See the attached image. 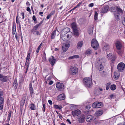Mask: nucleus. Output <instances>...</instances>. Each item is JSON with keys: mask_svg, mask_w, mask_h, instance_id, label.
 Returning a JSON list of instances; mask_svg holds the SVG:
<instances>
[{"mask_svg": "<svg viewBox=\"0 0 125 125\" xmlns=\"http://www.w3.org/2000/svg\"><path fill=\"white\" fill-rule=\"evenodd\" d=\"M15 37L17 40L19 42V38L18 37V35L17 33H16L15 35Z\"/></svg>", "mask_w": 125, "mask_h": 125, "instance_id": "nucleus-50", "label": "nucleus"}, {"mask_svg": "<svg viewBox=\"0 0 125 125\" xmlns=\"http://www.w3.org/2000/svg\"><path fill=\"white\" fill-rule=\"evenodd\" d=\"M72 113L73 116L75 117L81 114V112L79 110L77 109L72 111Z\"/></svg>", "mask_w": 125, "mask_h": 125, "instance_id": "nucleus-10", "label": "nucleus"}, {"mask_svg": "<svg viewBox=\"0 0 125 125\" xmlns=\"http://www.w3.org/2000/svg\"><path fill=\"white\" fill-rule=\"evenodd\" d=\"M4 98L2 97H0V104H2L4 103Z\"/></svg>", "mask_w": 125, "mask_h": 125, "instance_id": "nucleus-43", "label": "nucleus"}, {"mask_svg": "<svg viewBox=\"0 0 125 125\" xmlns=\"http://www.w3.org/2000/svg\"><path fill=\"white\" fill-rule=\"evenodd\" d=\"M122 22L123 24L125 26V15H124L122 17Z\"/></svg>", "mask_w": 125, "mask_h": 125, "instance_id": "nucleus-36", "label": "nucleus"}, {"mask_svg": "<svg viewBox=\"0 0 125 125\" xmlns=\"http://www.w3.org/2000/svg\"><path fill=\"white\" fill-rule=\"evenodd\" d=\"M85 118L87 122H90L93 120V116L92 115H90L87 116Z\"/></svg>", "mask_w": 125, "mask_h": 125, "instance_id": "nucleus-21", "label": "nucleus"}, {"mask_svg": "<svg viewBox=\"0 0 125 125\" xmlns=\"http://www.w3.org/2000/svg\"><path fill=\"white\" fill-rule=\"evenodd\" d=\"M82 3V2H80L78 3V4L77 5L76 7L77 8H78L79 6Z\"/></svg>", "mask_w": 125, "mask_h": 125, "instance_id": "nucleus-55", "label": "nucleus"}, {"mask_svg": "<svg viewBox=\"0 0 125 125\" xmlns=\"http://www.w3.org/2000/svg\"><path fill=\"white\" fill-rule=\"evenodd\" d=\"M54 107L56 109L60 110H61L62 108L61 106H59L57 105H55L54 106Z\"/></svg>", "mask_w": 125, "mask_h": 125, "instance_id": "nucleus-34", "label": "nucleus"}, {"mask_svg": "<svg viewBox=\"0 0 125 125\" xmlns=\"http://www.w3.org/2000/svg\"><path fill=\"white\" fill-rule=\"evenodd\" d=\"M27 10L30 12H31V10L29 7H28L27 8Z\"/></svg>", "mask_w": 125, "mask_h": 125, "instance_id": "nucleus-57", "label": "nucleus"}, {"mask_svg": "<svg viewBox=\"0 0 125 125\" xmlns=\"http://www.w3.org/2000/svg\"><path fill=\"white\" fill-rule=\"evenodd\" d=\"M109 49V44L106 43H105L103 47L104 50L106 51L108 50Z\"/></svg>", "mask_w": 125, "mask_h": 125, "instance_id": "nucleus-24", "label": "nucleus"}, {"mask_svg": "<svg viewBox=\"0 0 125 125\" xmlns=\"http://www.w3.org/2000/svg\"><path fill=\"white\" fill-rule=\"evenodd\" d=\"M109 10V7L108 5H106L102 8L101 12L104 13L107 12Z\"/></svg>", "mask_w": 125, "mask_h": 125, "instance_id": "nucleus-12", "label": "nucleus"}, {"mask_svg": "<svg viewBox=\"0 0 125 125\" xmlns=\"http://www.w3.org/2000/svg\"><path fill=\"white\" fill-rule=\"evenodd\" d=\"M71 26L73 30L77 29V25L75 22L72 23L71 24Z\"/></svg>", "mask_w": 125, "mask_h": 125, "instance_id": "nucleus-26", "label": "nucleus"}, {"mask_svg": "<svg viewBox=\"0 0 125 125\" xmlns=\"http://www.w3.org/2000/svg\"><path fill=\"white\" fill-rule=\"evenodd\" d=\"M35 104L33 103H32L30 104V109L32 110H35Z\"/></svg>", "mask_w": 125, "mask_h": 125, "instance_id": "nucleus-32", "label": "nucleus"}, {"mask_svg": "<svg viewBox=\"0 0 125 125\" xmlns=\"http://www.w3.org/2000/svg\"><path fill=\"white\" fill-rule=\"evenodd\" d=\"M79 57V56L78 55H75L71 56L69 58V59H71L74 58H78Z\"/></svg>", "mask_w": 125, "mask_h": 125, "instance_id": "nucleus-30", "label": "nucleus"}, {"mask_svg": "<svg viewBox=\"0 0 125 125\" xmlns=\"http://www.w3.org/2000/svg\"><path fill=\"white\" fill-rule=\"evenodd\" d=\"M38 28V27H37L36 25L34 26L33 28L31 30V32H33V33H34L37 30Z\"/></svg>", "mask_w": 125, "mask_h": 125, "instance_id": "nucleus-31", "label": "nucleus"}, {"mask_svg": "<svg viewBox=\"0 0 125 125\" xmlns=\"http://www.w3.org/2000/svg\"><path fill=\"white\" fill-rule=\"evenodd\" d=\"M103 113V111L102 110H99L97 111L95 114V116H99L102 115Z\"/></svg>", "mask_w": 125, "mask_h": 125, "instance_id": "nucleus-25", "label": "nucleus"}, {"mask_svg": "<svg viewBox=\"0 0 125 125\" xmlns=\"http://www.w3.org/2000/svg\"><path fill=\"white\" fill-rule=\"evenodd\" d=\"M42 61L43 62L46 61V58L45 56H43L42 58Z\"/></svg>", "mask_w": 125, "mask_h": 125, "instance_id": "nucleus-49", "label": "nucleus"}, {"mask_svg": "<svg viewBox=\"0 0 125 125\" xmlns=\"http://www.w3.org/2000/svg\"><path fill=\"white\" fill-rule=\"evenodd\" d=\"M29 65H25L24 68H25L26 70V71L25 72V74H26L27 72V71H28V68L29 66Z\"/></svg>", "mask_w": 125, "mask_h": 125, "instance_id": "nucleus-40", "label": "nucleus"}, {"mask_svg": "<svg viewBox=\"0 0 125 125\" xmlns=\"http://www.w3.org/2000/svg\"><path fill=\"white\" fill-rule=\"evenodd\" d=\"M7 76H2L0 74V80L3 82H6L7 81Z\"/></svg>", "mask_w": 125, "mask_h": 125, "instance_id": "nucleus-20", "label": "nucleus"}, {"mask_svg": "<svg viewBox=\"0 0 125 125\" xmlns=\"http://www.w3.org/2000/svg\"><path fill=\"white\" fill-rule=\"evenodd\" d=\"M117 125H125L123 123H121L118 124Z\"/></svg>", "mask_w": 125, "mask_h": 125, "instance_id": "nucleus-64", "label": "nucleus"}, {"mask_svg": "<svg viewBox=\"0 0 125 125\" xmlns=\"http://www.w3.org/2000/svg\"><path fill=\"white\" fill-rule=\"evenodd\" d=\"M42 22L43 21H41L39 24H37L36 25L38 27L42 23Z\"/></svg>", "mask_w": 125, "mask_h": 125, "instance_id": "nucleus-53", "label": "nucleus"}, {"mask_svg": "<svg viewBox=\"0 0 125 125\" xmlns=\"http://www.w3.org/2000/svg\"><path fill=\"white\" fill-rule=\"evenodd\" d=\"M3 92L2 91L0 90V97L2 96L3 94Z\"/></svg>", "mask_w": 125, "mask_h": 125, "instance_id": "nucleus-52", "label": "nucleus"}, {"mask_svg": "<svg viewBox=\"0 0 125 125\" xmlns=\"http://www.w3.org/2000/svg\"><path fill=\"white\" fill-rule=\"evenodd\" d=\"M119 77V75L118 73H115L114 77L115 79L116 80L118 79Z\"/></svg>", "mask_w": 125, "mask_h": 125, "instance_id": "nucleus-33", "label": "nucleus"}, {"mask_svg": "<svg viewBox=\"0 0 125 125\" xmlns=\"http://www.w3.org/2000/svg\"><path fill=\"white\" fill-rule=\"evenodd\" d=\"M42 43H41L40 44V45L38 47V48H37L40 49L41 47V46L42 45Z\"/></svg>", "mask_w": 125, "mask_h": 125, "instance_id": "nucleus-62", "label": "nucleus"}, {"mask_svg": "<svg viewBox=\"0 0 125 125\" xmlns=\"http://www.w3.org/2000/svg\"><path fill=\"white\" fill-rule=\"evenodd\" d=\"M16 31V26L14 27L13 25L12 27V33L13 35H14L15 34Z\"/></svg>", "mask_w": 125, "mask_h": 125, "instance_id": "nucleus-37", "label": "nucleus"}, {"mask_svg": "<svg viewBox=\"0 0 125 125\" xmlns=\"http://www.w3.org/2000/svg\"><path fill=\"white\" fill-rule=\"evenodd\" d=\"M111 83L110 82H109L107 83L106 85V90H108L109 89Z\"/></svg>", "mask_w": 125, "mask_h": 125, "instance_id": "nucleus-39", "label": "nucleus"}, {"mask_svg": "<svg viewBox=\"0 0 125 125\" xmlns=\"http://www.w3.org/2000/svg\"><path fill=\"white\" fill-rule=\"evenodd\" d=\"M110 88L112 90H114L116 88V86L115 84H112Z\"/></svg>", "mask_w": 125, "mask_h": 125, "instance_id": "nucleus-35", "label": "nucleus"}, {"mask_svg": "<svg viewBox=\"0 0 125 125\" xmlns=\"http://www.w3.org/2000/svg\"><path fill=\"white\" fill-rule=\"evenodd\" d=\"M56 30H54L51 34V38L54 39L56 35Z\"/></svg>", "mask_w": 125, "mask_h": 125, "instance_id": "nucleus-29", "label": "nucleus"}, {"mask_svg": "<svg viewBox=\"0 0 125 125\" xmlns=\"http://www.w3.org/2000/svg\"><path fill=\"white\" fill-rule=\"evenodd\" d=\"M72 33L71 32H69L68 34L67 33L65 34L62 37V39L63 41H66L68 40L71 37Z\"/></svg>", "mask_w": 125, "mask_h": 125, "instance_id": "nucleus-6", "label": "nucleus"}, {"mask_svg": "<svg viewBox=\"0 0 125 125\" xmlns=\"http://www.w3.org/2000/svg\"><path fill=\"white\" fill-rule=\"evenodd\" d=\"M53 83V82L52 81H50L49 82V84L50 85H51Z\"/></svg>", "mask_w": 125, "mask_h": 125, "instance_id": "nucleus-60", "label": "nucleus"}, {"mask_svg": "<svg viewBox=\"0 0 125 125\" xmlns=\"http://www.w3.org/2000/svg\"><path fill=\"white\" fill-rule=\"evenodd\" d=\"M116 46L117 49L118 50H120L122 47V45L120 42L119 41H117L116 43Z\"/></svg>", "mask_w": 125, "mask_h": 125, "instance_id": "nucleus-18", "label": "nucleus"}, {"mask_svg": "<svg viewBox=\"0 0 125 125\" xmlns=\"http://www.w3.org/2000/svg\"><path fill=\"white\" fill-rule=\"evenodd\" d=\"M48 102L50 105H52V102L51 100H49L48 101Z\"/></svg>", "mask_w": 125, "mask_h": 125, "instance_id": "nucleus-56", "label": "nucleus"}, {"mask_svg": "<svg viewBox=\"0 0 125 125\" xmlns=\"http://www.w3.org/2000/svg\"><path fill=\"white\" fill-rule=\"evenodd\" d=\"M65 96L64 94H60L57 97V99L59 101L64 100L65 99Z\"/></svg>", "mask_w": 125, "mask_h": 125, "instance_id": "nucleus-15", "label": "nucleus"}, {"mask_svg": "<svg viewBox=\"0 0 125 125\" xmlns=\"http://www.w3.org/2000/svg\"><path fill=\"white\" fill-rule=\"evenodd\" d=\"M30 53H28L27 57H26V61L25 65H29L30 63L29 62V59L30 58Z\"/></svg>", "mask_w": 125, "mask_h": 125, "instance_id": "nucleus-19", "label": "nucleus"}, {"mask_svg": "<svg viewBox=\"0 0 125 125\" xmlns=\"http://www.w3.org/2000/svg\"><path fill=\"white\" fill-rule=\"evenodd\" d=\"M93 32V29H92V28L91 29V32H90L89 31L88 32L90 34L92 35V34Z\"/></svg>", "mask_w": 125, "mask_h": 125, "instance_id": "nucleus-63", "label": "nucleus"}, {"mask_svg": "<svg viewBox=\"0 0 125 125\" xmlns=\"http://www.w3.org/2000/svg\"><path fill=\"white\" fill-rule=\"evenodd\" d=\"M73 34L75 37H77L79 35V33L78 29L73 30Z\"/></svg>", "mask_w": 125, "mask_h": 125, "instance_id": "nucleus-27", "label": "nucleus"}, {"mask_svg": "<svg viewBox=\"0 0 125 125\" xmlns=\"http://www.w3.org/2000/svg\"><path fill=\"white\" fill-rule=\"evenodd\" d=\"M26 4V5L28 6H29L30 5V4L29 2L28 1H27Z\"/></svg>", "mask_w": 125, "mask_h": 125, "instance_id": "nucleus-59", "label": "nucleus"}, {"mask_svg": "<svg viewBox=\"0 0 125 125\" xmlns=\"http://www.w3.org/2000/svg\"><path fill=\"white\" fill-rule=\"evenodd\" d=\"M70 44L69 43H67L65 44V46H64L66 48V49H68L69 47L70 46Z\"/></svg>", "mask_w": 125, "mask_h": 125, "instance_id": "nucleus-46", "label": "nucleus"}, {"mask_svg": "<svg viewBox=\"0 0 125 125\" xmlns=\"http://www.w3.org/2000/svg\"><path fill=\"white\" fill-rule=\"evenodd\" d=\"M3 108V105L0 104V110H2Z\"/></svg>", "mask_w": 125, "mask_h": 125, "instance_id": "nucleus-58", "label": "nucleus"}, {"mask_svg": "<svg viewBox=\"0 0 125 125\" xmlns=\"http://www.w3.org/2000/svg\"><path fill=\"white\" fill-rule=\"evenodd\" d=\"M125 68V64L123 62H120L118 65L117 69L119 71L122 72L124 70Z\"/></svg>", "mask_w": 125, "mask_h": 125, "instance_id": "nucleus-7", "label": "nucleus"}, {"mask_svg": "<svg viewBox=\"0 0 125 125\" xmlns=\"http://www.w3.org/2000/svg\"><path fill=\"white\" fill-rule=\"evenodd\" d=\"M49 61L52 66H53L54 65L56 59H55L53 56H52L49 58Z\"/></svg>", "mask_w": 125, "mask_h": 125, "instance_id": "nucleus-13", "label": "nucleus"}, {"mask_svg": "<svg viewBox=\"0 0 125 125\" xmlns=\"http://www.w3.org/2000/svg\"><path fill=\"white\" fill-rule=\"evenodd\" d=\"M91 46L94 49L97 50L98 48L99 44L96 39H93L92 40Z\"/></svg>", "mask_w": 125, "mask_h": 125, "instance_id": "nucleus-4", "label": "nucleus"}, {"mask_svg": "<svg viewBox=\"0 0 125 125\" xmlns=\"http://www.w3.org/2000/svg\"><path fill=\"white\" fill-rule=\"evenodd\" d=\"M64 31L65 32V33H67V34H68L69 32H70V29L69 28H66L64 29Z\"/></svg>", "mask_w": 125, "mask_h": 125, "instance_id": "nucleus-38", "label": "nucleus"}, {"mask_svg": "<svg viewBox=\"0 0 125 125\" xmlns=\"http://www.w3.org/2000/svg\"><path fill=\"white\" fill-rule=\"evenodd\" d=\"M70 71L72 74L74 75L78 72V69L76 67L71 66L70 67Z\"/></svg>", "mask_w": 125, "mask_h": 125, "instance_id": "nucleus-8", "label": "nucleus"}, {"mask_svg": "<svg viewBox=\"0 0 125 125\" xmlns=\"http://www.w3.org/2000/svg\"><path fill=\"white\" fill-rule=\"evenodd\" d=\"M16 23L18 24L19 23V19L18 18V16L17 14V16L16 18Z\"/></svg>", "mask_w": 125, "mask_h": 125, "instance_id": "nucleus-48", "label": "nucleus"}, {"mask_svg": "<svg viewBox=\"0 0 125 125\" xmlns=\"http://www.w3.org/2000/svg\"><path fill=\"white\" fill-rule=\"evenodd\" d=\"M113 12L115 19L118 21L120 20V16L123 12L122 10L118 7H116L115 10H113Z\"/></svg>", "mask_w": 125, "mask_h": 125, "instance_id": "nucleus-1", "label": "nucleus"}, {"mask_svg": "<svg viewBox=\"0 0 125 125\" xmlns=\"http://www.w3.org/2000/svg\"><path fill=\"white\" fill-rule=\"evenodd\" d=\"M66 48L64 46L62 47V48L64 52H66L68 49H66Z\"/></svg>", "mask_w": 125, "mask_h": 125, "instance_id": "nucleus-45", "label": "nucleus"}, {"mask_svg": "<svg viewBox=\"0 0 125 125\" xmlns=\"http://www.w3.org/2000/svg\"><path fill=\"white\" fill-rule=\"evenodd\" d=\"M93 53L92 50L90 49L87 50L85 51V55H91Z\"/></svg>", "mask_w": 125, "mask_h": 125, "instance_id": "nucleus-22", "label": "nucleus"}, {"mask_svg": "<svg viewBox=\"0 0 125 125\" xmlns=\"http://www.w3.org/2000/svg\"><path fill=\"white\" fill-rule=\"evenodd\" d=\"M18 85L17 81L16 79H15L13 84L12 87L16 89H17Z\"/></svg>", "mask_w": 125, "mask_h": 125, "instance_id": "nucleus-23", "label": "nucleus"}, {"mask_svg": "<svg viewBox=\"0 0 125 125\" xmlns=\"http://www.w3.org/2000/svg\"><path fill=\"white\" fill-rule=\"evenodd\" d=\"M32 20L34 21L36 20V17L35 15H33L32 17Z\"/></svg>", "mask_w": 125, "mask_h": 125, "instance_id": "nucleus-54", "label": "nucleus"}, {"mask_svg": "<svg viewBox=\"0 0 125 125\" xmlns=\"http://www.w3.org/2000/svg\"><path fill=\"white\" fill-rule=\"evenodd\" d=\"M98 13L96 11H95L94 17V19L95 20H97V16Z\"/></svg>", "mask_w": 125, "mask_h": 125, "instance_id": "nucleus-42", "label": "nucleus"}, {"mask_svg": "<svg viewBox=\"0 0 125 125\" xmlns=\"http://www.w3.org/2000/svg\"><path fill=\"white\" fill-rule=\"evenodd\" d=\"M103 105L102 103L99 102H96L93 103L92 106L93 107L95 108H99L102 107Z\"/></svg>", "mask_w": 125, "mask_h": 125, "instance_id": "nucleus-9", "label": "nucleus"}, {"mask_svg": "<svg viewBox=\"0 0 125 125\" xmlns=\"http://www.w3.org/2000/svg\"><path fill=\"white\" fill-rule=\"evenodd\" d=\"M94 4L93 3H91L88 5V6L89 7H92L94 6Z\"/></svg>", "mask_w": 125, "mask_h": 125, "instance_id": "nucleus-51", "label": "nucleus"}, {"mask_svg": "<svg viewBox=\"0 0 125 125\" xmlns=\"http://www.w3.org/2000/svg\"><path fill=\"white\" fill-rule=\"evenodd\" d=\"M29 90L30 95L31 97L33 98L34 96V92L33 90L32 85L31 83H30L29 85Z\"/></svg>", "mask_w": 125, "mask_h": 125, "instance_id": "nucleus-14", "label": "nucleus"}, {"mask_svg": "<svg viewBox=\"0 0 125 125\" xmlns=\"http://www.w3.org/2000/svg\"><path fill=\"white\" fill-rule=\"evenodd\" d=\"M107 58L109 59H111L113 62H114L115 60V55L111 53H109L107 55Z\"/></svg>", "mask_w": 125, "mask_h": 125, "instance_id": "nucleus-11", "label": "nucleus"}, {"mask_svg": "<svg viewBox=\"0 0 125 125\" xmlns=\"http://www.w3.org/2000/svg\"><path fill=\"white\" fill-rule=\"evenodd\" d=\"M100 123L98 119L95 118L94 120V124L95 125H98Z\"/></svg>", "mask_w": 125, "mask_h": 125, "instance_id": "nucleus-28", "label": "nucleus"}, {"mask_svg": "<svg viewBox=\"0 0 125 125\" xmlns=\"http://www.w3.org/2000/svg\"><path fill=\"white\" fill-rule=\"evenodd\" d=\"M21 14H22V19H24V12H23L21 13Z\"/></svg>", "mask_w": 125, "mask_h": 125, "instance_id": "nucleus-61", "label": "nucleus"}, {"mask_svg": "<svg viewBox=\"0 0 125 125\" xmlns=\"http://www.w3.org/2000/svg\"><path fill=\"white\" fill-rule=\"evenodd\" d=\"M83 44V42L82 41H79L77 43L76 47L78 49H80L82 47Z\"/></svg>", "mask_w": 125, "mask_h": 125, "instance_id": "nucleus-16", "label": "nucleus"}, {"mask_svg": "<svg viewBox=\"0 0 125 125\" xmlns=\"http://www.w3.org/2000/svg\"><path fill=\"white\" fill-rule=\"evenodd\" d=\"M104 62V59L103 58L99 59L96 64V67L97 69L101 71L104 68L103 63Z\"/></svg>", "mask_w": 125, "mask_h": 125, "instance_id": "nucleus-2", "label": "nucleus"}, {"mask_svg": "<svg viewBox=\"0 0 125 125\" xmlns=\"http://www.w3.org/2000/svg\"><path fill=\"white\" fill-rule=\"evenodd\" d=\"M51 78H52L51 76H50L49 77H48L47 78V80H46V82L47 83L48 82L47 81H50L51 80Z\"/></svg>", "mask_w": 125, "mask_h": 125, "instance_id": "nucleus-47", "label": "nucleus"}, {"mask_svg": "<svg viewBox=\"0 0 125 125\" xmlns=\"http://www.w3.org/2000/svg\"><path fill=\"white\" fill-rule=\"evenodd\" d=\"M83 82L85 86L88 87H90L92 83V79L89 77L84 78Z\"/></svg>", "mask_w": 125, "mask_h": 125, "instance_id": "nucleus-3", "label": "nucleus"}, {"mask_svg": "<svg viewBox=\"0 0 125 125\" xmlns=\"http://www.w3.org/2000/svg\"><path fill=\"white\" fill-rule=\"evenodd\" d=\"M53 14V13H52V12L51 13L49 14L47 16V17H46V18L47 19H49V18H50V17Z\"/></svg>", "mask_w": 125, "mask_h": 125, "instance_id": "nucleus-44", "label": "nucleus"}, {"mask_svg": "<svg viewBox=\"0 0 125 125\" xmlns=\"http://www.w3.org/2000/svg\"><path fill=\"white\" fill-rule=\"evenodd\" d=\"M76 118L79 123H83L85 121V116L84 114H82L77 116Z\"/></svg>", "mask_w": 125, "mask_h": 125, "instance_id": "nucleus-5", "label": "nucleus"}, {"mask_svg": "<svg viewBox=\"0 0 125 125\" xmlns=\"http://www.w3.org/2000/svg\"><path fill=\"white\" fill-rule=\"evenodd\" d=\"M11 112L10 111V112L9 113V114L8 115L7 118V120L8 121H9L10 120V117H11Z\"/></svg>", "mask_w": 125, "mask_h": 125, "instance_id": "nucleus-41", "label": "nucleus"}, {"mask_svg": "<svg viewBox=\"0 0 125 125\" xmlns=\"http://www.w3.org/2000/svg\"><path fill=\"white\" fill-rule=\"evenodd\" d=\"M64 85L62 83H58L56 84V87L58 89V90L60 91L59 89L62 88L64 87Z\"/></svg>", "mask_w": 125, "mask_h": 125, "instance_id": "nucleus-17", "label": "nucleus"}]
</instances>
